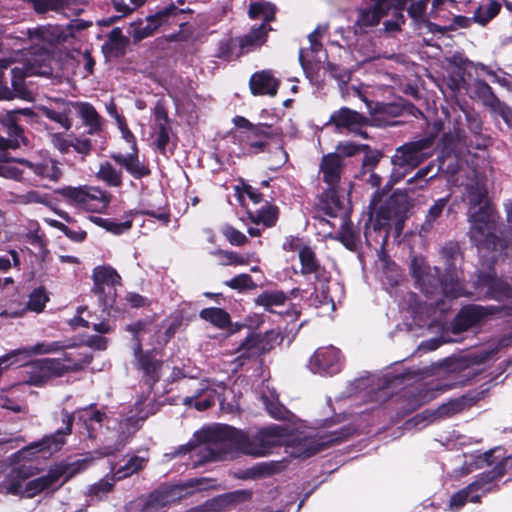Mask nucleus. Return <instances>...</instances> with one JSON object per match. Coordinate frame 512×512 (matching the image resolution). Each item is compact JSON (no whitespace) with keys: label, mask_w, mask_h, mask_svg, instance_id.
<instances>
[{"label":"nucleus","mask_w":512,"mask_h":512,"mask_svg":"<svg viewBox=\"0 0 512 512\" xmlns=\"http://www.w3.org/2000/svg\"><path fill=\"white\" fill-rule=\"evenodd\" d=\"M288 435V428L272 424L260 428L254 435L227 424H218L196 431L193 441L197 443L198 460L195 466L207 462L222 460L223 452L220 446L229 443L236 451L254 458L265 457L273 449L282 446V439Z\"/></svg>","instance_id":"nucleus-1"},{"label":"nucleus","mask_w":512,"mask_h":512,"mask_svg":"<svg viewBox=\"0 0 512 512\" xmlns=\"http://www.w3.org/2000/svg\"><path fill=\"white\" fill-rule=\"evenodd\" d=\"M58 193L74 206L96 213L104 212L111 201V195L97 186H66Z\"/></svg>","instance_id":"nucleus-2"},{"label":"nucleus","mask_w":512,"mask_h":512,"mask_svg":"<svg viewBox=\"0 0 512 512\" xmlns=\"http://www.w3.org/2000/svg\"><path fill=\"white\" fill-rule=\"evenodd\" d=\"M93 293L98 297L104 311L114 309L117 298L116 286L121 284V276L110 266H97L92 272Z\"/></svg>","instance_id":"nucleus-3"},{"label":"nucleus","mask_w":512,"mask_h":512,"mask_svg":"<svg viewBox=\"0 0 512 512\" xmlns=\"http://www.w3.org/2000/svg\"><path fill=\"white\" fill-rule=\"evenodd\" d=\"M469 235L479 249L501 253L512 243V226H470Z\"/></svg>","instance_id":"nucleus-4"},{"label":"nucleus","mask_w":512,"mask_h":512,"mask_svg":"<svg viewBox=\"0 0 512 512\" xmlns=\"http://www.w3.org/2000/svg\"><path fill=\"white\" fill-rule=\"evenodd\" d=\"M50 59L48 53L41 52L33 62H30L23 67H14L11 70L12 73V85L14 87L16 96L27 100L32 101L33 96L32 93L27 90L21 83L22 78L25 76L32 75H46L50 73V66L47 61Z\"/></svg>","instance_id":"nucleus-5"},{"label":"nucleus","mask_w":512,"mask_h":512,"mask_svg":"<svg viewBox=\"0 0 512 512\" xmlns=\"http://www.w3.org/2000/svg\"><path fill=\"white\" fill-rule=\"evenodd\" d=\"M27 383L32 386L42 387L51 379L63 377V368L53 358H41L33 360L26 365Z\"/></svg>","instance_id":"nucleus-6"},{"label":"nucleus","mask_w":512,"mask_h":512,"mask_svg":"<svg viewBox=\"0 0 512 512\" xmlns=\"http://www.w3.org/2000/svg\"><path fill=\"white\" fill-rule=\"evenodd\" d=\"M476 289L486 288L485 299L495 301L512 300V286L506 281L497 277L494 268L487 272H480L474 282Z\"/></svg>","instance_id":"nucleus-7"},{"label":"nucleus","mask_w":512,"mask_h":512,"mask_svg":"<svg viewBox=\"0 0 512 512\" xmlns=\"http://www.w3.org/2000/svg\"><path fill=\"white\" fill-rule=\"evenodd\" d=\"M276 134L271 125L260 123L251 131H241L238 137L244 152L258 154L267 149L270 140Z\"/></svg>","instance_id":"nucleus-8"},{"label":"nucleus","mask_w":512,"mask_h":512,"mask_svg":"<svg viewBox=\"0 0 512 512\" xmlns=\"http://www.w3.org/2000/svg\"><path fill=\"white\" fill-rule=\"evenodd\" d=\"M431 146L430 140H421L406 144L396 150L392 157V163L402 168H414L431 156L426 152Z\"/></svg>","instance_id":"nucleus-9"},{"label":"nucleus","mask_w":512,"mask_h":512,"mask_svg":"<svg viewBox=\"0 0 512 512\" xmlns=\"http://www.w3.org/2000/svg\"><path fill=\"white\" fill-rule=\"evenodd\" d=\"M341 366V352L333 346L317 349L309 361L310 369L321 375L337 374L340 372Z\"/></svg>","instance_id":"nucleus-10"},{"label":"nucleus","mask_w":512,"mask_h":512,"mask_svg":"<svg viewBox=\"0 0 512 512\" xmlns=\"http://www.w3.org/2000/svg\"><path fill=\"white\" fill-rule=\"evenodd\" d=\"M75 417L73 413L68 411L63 412L64 427L56 430L50 435H45L41 440L29 445L28 449L36 450L37 452H57L61 450L66 443L65 437L72 433V427Z\"/></svg>","instance_id":"nucleus-11"},{"label":"nucleus","mask_w":512,"mask_h":512,"mask_svg":"<svg viewBox=\"0 0 512 512\" xmlns=\"http://www.w3.org/2000/svg\"><path fill=\"white\" fill-rule=\"evenodd\" d=\"M494 307H482L476 304L463 306L452 321V331L462 333L480 324L488 315L494 313Z\"/></svg>","instance_id":"nucleus-12"},{"label":"nucleus","mask_w":512,"mask_h":512,"mask_svg":"<svg viewBox=\"0 0 512 512\" xmlns=\"http://www.w3.org/2000/svg\"><path fill=\"white\" fill-rule=\"evenodd\" d=\"M334 124L336 130L341 132L342 129L357 134L362 138H367V133L362 130L368 124V119L358 113L357 111L351 110L347 107H342L339 110L331 114L328 124Z\"/></svg>","instance_id":"nucleus-13"},{"label":"nucleus","mask_w":512,"mask_h":512,"mask_svg":"<svg viewBox=\"0 0 512 512\" xmlns=\"http://www.w3.org/2000/svg\"><path fill=\"white\" fill-rule=\"evenodd\" d=\"M327 30V25L318 26L313 32L309 34L308 38L310 46L300 50L299 60L305 72L316 68L326 58L325 52L322 49V44L319 42V38Z\"/></svg>","instance_id":"nucleus-14"},{"label":"nucleus","mask_w":512,"mask_h":512,"mask_svg":"<svg viewBox=\"0 0 512 512\" xmlns=\"http://www.w3.org/2000/svg\"><path fill=\"white\" fill-rule=\"evenodd\" d=\"M269 351L270 347H268L265 336L252 331L237 347L236 353L238 356L235 362H237L239 366H243L247 361L255 360Z\"/></svg>","instance_id":"nucleus-15"},{"label":"nucleus","mask_w":512,"mask_h":512,"mask_svg":"<svg viewBox=\"0 0 512 512\" xmlns=\"http://www.w3.org/2000/svg\"><path fill=\"white\" fill-rule=\"evenodd\" d=\"M484 394L485 390H471L460 397L450 399L448 402L440 405L437 409L434 410L436 418H450L456 414L468 410L479 400L483 399Z\"/></svg>","instance_id":"nucleus-16"},{"label":"nucleus","mask_w":512,"mask_h":512,"mask_svg":"<svg viewBox=\"0 0 512 512\" xmlns=\"http://www.w3.org/2000/svg\"><path fill=\"white\" fill-rule=\"evenodd\" d=\"M350 436V428L342 427L338 430L325 433L317 438L311 439L307 442L304 450L301 452L303 458H309L319 452L327 449L328 447L346 441Z\"/></svg>","instance_id":"nucleus-17"},{"label":"nucleus","mask_w":512,"mask_h":512,"mask_svg":"<svg viewBox=\"0 0 512 512\" xmlns=\"http://www.w3.org/2000/svg\"><path fill=\"white\" fill-rule=\"evenodd\" d=\"M474 86L476 96L492 113L500 115L506 123H512V109L498 99L485 81L476 80Z\"/></svg>","instance_id":"nucleus-18"},{"label":"nucleus","mask_w":512,"mask_h":512,"mask_svg":"<svg viewBox=\"0 0 512 512\" xmlns=\"http://www.w3.org/2000/svg\"><path fill=\"white\" fill-rule=\"evenodd\" d=\"M134 355L143 372L145 382L150 385L157 383L160 379L159 371L161 369L162 362L156 359L154 350L143 351L141 341L138 340V343L134 348Z\"/></svg>","instance_id":"nucleus-19"},{"label":"nucleus","mask_w":512,"mask_h":512,"mask_svg":"<svg viewBox=\"0 0 512 512\" xmlns=\"http://www.w3.org/2000/svg\"><path fill=\"white\" fill-rule=\"evenodd\" d=\"M88 27L84 21H75L69 24L65 29L60 26H47L35 29L34 35L48 43H62L67 41L68 37H74L75 31H80Z\"/></svg>","instance_id":"nucleus-20"},{"label":"nucleus","mask_w":512,"mask_h":512,"mask_svg":"<svg viewBox=\"0 0 512 512\" xmlns=\"http://www.w3.org/2000/svg\"><path fill=\"white\" fill-rule=\"evenodd\" d=\"M387 1L377 0L373 7L359 10L357 21L354 24L356 34L367 33L369 29L377 26L384 16L388 15L384 8Z\"/></svg>","instance_id":"nucleus-21"},{"label":"nucleus","mask_w":512,"mask_h":512,"mask_svg":"<svg viewBox=\"0 0 512 512\" xmlns=\"http://www.w3.org/2000/svg\"><path fill=\"white\" fill-rule=\"evenodd\" d=\"M65 472L66 467L61 465L50 469L47 474L43 476L28 481L24 488L25 497L33 498L44 490L51 488L59 481Z\"/></svg>","instance_id":"nucleus-22"},{"label":"nucleus","mask_w":512,"mask_h":512,"mask_svg":"<svg viewBox=\"0 0 512 512\" xmlns=\"http://www.w3.org/2000/svg\"><path fill=\"white\" fill-rule=\"evenodd\" d=\"M249 85L253 95L275 96L278 91L279 80L272 71L263 70L251 76Z\"/></svg>","instance_id":"nucleus-23"},{"label":"nucleus","mask_w":512,"mask_h":512,"mask_svg":"<svg viewBox=\"0 0 512 512\" xmlns=\"http://www.w3.org/2000/svg\"><path fill=\"white\" fill-rule=\"evenodd\" d=\"M111 158L136 179L146 177L150 174L148 165L139 159L138 149L135 151L132 150V152L127 155L113 153Z\"/></svg>","instance_id":"nucleus-24"},{"label":"nucleus","mask_w":512,"mask_h":512,"mask_svg":"<svg viewBox=\"0 0 512 512\" xmlns=\"http://www.w3.org/2000/svg\"><path fill=\"white\" fill-rule=\"evenodd\" d=\"M32 476V472L25 466L12 469L4 478L1 487L7 494L25 497L22 483Z\"/></svg>","instance_id":"nucleus-25"},{"label":"nucleus","mask_w":512,"mask_h":512,"mask_svg":"<svg viewBox=\"0 0 512 512\" xmlns=\"http://www.w3.org/2000/svg\"><path fill=\"white\" fill-rule=\"evenodd\" d=\"M328 237L341 242L348 250L356 251L361 242V226H340L339 231Z\"/></svg>","instance_id":"nucleus-26"},{"label":"nucleus","mask_w":512,"mask_h":512,"mask_svg":"<svg viewBox=\"0 0 512 512\" xmlns=\"http://www.w3.org/2000/svg\"><path fill=\"white\" fill-rule=\"evenodd\" d=\"M60 363L63 368V375L74 372H79L83 369L84 365L90 364L93 357L88 354L64 352L61 357L53 358Z\"/></svg>","instance_id":"nucleus-27"},{"label":"nucleus","mask_w":512,"mask_h":512,"mask_svg":"<svg viewBox=\"0 0 512 512\" xmlns=\"http://www.w3.org/2000/svg\"><path fill=\"white\" fill-rule=\"evenodd\" d=\"M341 167V158L337 154H329L324 156L322 159L321 171L323 173L324 181L332 188L340 179Z\"/></svg>","instance_id":"nucleus-28"},{"label":"nucleus","mask_w":512,"mask_h":512,"mask_svg":"<svg viewBox=\"0 0 512 512\" xmlns=\"http://www.w3.org/2000/svg\"><path fill=\"white\" fill-rule=\"evenodd\" d=\"M199 317L221 330L227 329L232 325L230 314L219 307L203 308L199 312Z\"/></svg>","instance_id":"nucleus-29"},{"label":"nucleus","mask_w":512,"mask_h":512,"mask_svg":"<svg viewBox=\"0 0 512 512\" xmlns=\"http://www.w3.org/2000/svg\"><path fill=\"white\" fill-rule=\"evenodd\" d=\"M503 477V470L501 467H496V465L488 471H484L476 476L475 480L470 483L471 488L478 493L479 491H483L484 493L490 492L491 485L493 482L500 480Z\"/></svg>","instance_id":"nucleus-30"},{"label":"nucleus","mask_w":512,"mask_h":512,"mask_svg":"<svg viewBox=\"0 0 512 512\" xmlns=\"http://www.w3.org/2000/svg\"><path fill=\"white\" fill-rule=\"evenodd\" d=\"M245 493V491L226 493L207 501L205 506L208 511L224 512L229 510L232 505L240 502L241 496Z\"/></svg>","instance_id":"nucleus-31"},{"label":"nucleus","mask_w":512,"mask_h":512,"mask_svg":"<svg viewBox=\"0 0 512 512\" xmlns=\"http://www.w3.org/2000/svg\"><path fill=\"white\" fill-rule=\"evenodd\" d=\"M21 163L27 165L35 174L50 180H58L62 174L57 163L51 159L39 163L22 160Z\"/></svg>","instance_id":"nucleus-32"},{"label":"nucleus","mask_w":512,"mask_h":512,"mask_svg":"<svg viewBox=\"0 0 512 512\" xmlns=\"http://www.w3.org/2000/svg\"><path fill=\"white\" fill-rule=\"evenodd\" d=\"M177 12L178 9L175 6H169L157 12L155 15L150 16L147 19V26L143 30L135 32L134 37L137 39H142L149 36L153 30H155L158 26L167 20L168 16L176 15Z\"/></svg>","instance_id":"nucleus-33"},{"label":"nucleus","mask_w":512,"mask_h":512,"mask_svg":"<svg viewBox=\"0 0 512 512\" xmlns=\"http://www.w3.org/2000/svg\"><path fill=\"white\" fill-rule=\"evenodd\" d=\"M173 502L171 492L168 490H155L151 492L143 506L142 512H157Z\"/></svg>","instance_id":"nucleus-34"},{"label":"nucleus","mask_w":512,"mask_h":512,"mask_svg":"<svg viewBox=\"0 0 512 512\" xmlns=\"http://www.w3.org/2000/svg\"><path fill=\"white\" fill-rule=\"evenodd\" d=\"M280 461L260 462L246 470L245 478L258 479L280 473L283 469Z\"/></svg>","instance_id":"nucleus-35"},{"label":"nucleus","mask_w":512,"mask_h":512,"mask_svg":"<svg viewBox=\"0 0 512 512\" xmlns=\"http://www.w3.org/2000/svg\"><path fill=\"white\" fill-rule=\"evenodd\" d=\"M288 300V296L285 292L276 291H264L255 300L256 305L262 306L265 311L269 313H275L273 306L284 305Z\"/></svg>","instance_id":"nucleus-36"},{"label":"nucleus","mask_w":512,"mask_h":512,"mask_svg":"<svg viewBox=\"0 0 512 512\" xmlns=\"http://www.w3.org/2000/svg\"><path fill=\"white\" fill-rule=\"evenodd\" d=\"M248 214L254 224H273L278 220L279 209L273 204L266 203L259 209H249Z\"/></svg>","instance_id":"nucleus-37"},{"label":"nucleus","mask_w":512,"mask_h":512,"mask_svg":"<svg viewBox=\"0 0 512 512\" xmlns=\"http://www.w3.org/2000/svg\"><path fill=\"white\" fill-rule=\"evenodd\" d=\"M78 113L84 123L89 127V133L94 134L101 130V117L94 108L93 105L89 103H79L77 105Z\"/></svg>","instance_id":"nucleus-38"},{"label":"nucleus","mask_w":512,"mask_h":512,"mask_svg":"<svg viewBox=\"0 0 512 512\" xmlns=\"http://www.w3.org/2000/svg\"><path fill=\"white\" fill-rule=\"evenodd\" d=\"M497 213L494 208L488 204L483 206H473L469 211V222L471 224H495L497 222Z\"/></svg>","instance_id":"nucleus-39"},{"label":"nucleus","mask_w":512,"mask_h":512,"mask_svg":"<svg viewBox=\"0 0 512 512\" xmlns=\"http://www.w3.org/2000/svg\"><path fill=\"white\" fill-rule=\"evenodd\" d=\"M122 171L115 168L109 162H103L99 166L96 177L109 187H120L122 185Z\"/></svg>","instance_id":"nucleus-40"},{"label":"nucleus","mask_w":512,"mask_h":512,"mask_svg":"<svg viewBox=\"0 0 512 512\" xmlns=\"http://www.w3.org/2000/svg\"><path fill=\"white\" fill-rule=\"evenodd\" d=\"M299 261L301 264V274L310 275L317 273L320 269V263L313 249L304 245L299 251Z\"/></svg>","instance_id":"nucleus-41"},{"label":"nucleus","mask_w":512,"mask_h":512,"mask_svg":"<svg viewBox=\"0 0 512 512\" xmlns=\"http://www.w3.org/2000/svg\"><path fill=\"white\" fill-rule=\"evenodd\" d=\"M266 24L262 23L258 28L252 29L250 33L243 38L238 39V45L241 51H248L253 47H257L266 41Z\"/></svg>","instance_id":"nucleus-42"},{"label":"nucleus","mask_w":512,"mask_h":512,"mask_svg":"<svg viewBox=\"0 0 512 512\" xmlns=\"http://www.w3.org/2000/svg\"><path fill=\"white\" fill-rule=\"evenodd\" d=\"M62 108L54 109L47 106L39 107V110L50 120L58 123L65 130H69L72 126V122L68 117L70 109L67 104L61 103Z\"/></svg>","instance_id":"nucleus-43"},{"label":"nucleus","mask_w":512,"mask_h":512,"mask_svg":"<svg viewBox=\"0 0 512 512\" xmlns=\"http://www.w3.org/2000/svg\"><path fill=\"white\" fill-rule=\"evenodd\" d=\"M468 501L472 503H480L481 501V495L476 493L473 488H471L470 484L455 492L451 496L450 507L452 509L458 510L462 508Z\"/></svg>","instance_id":"nucleus-44"},{"label":"nucleus","mask_w":512,"mask_h":512,"mask_svg":"<svg viewBox=\"0 0 512 512\" xmlns=\"http://www.w3.org/2000/svg\"><path fill=\"white\" fill-rule=\"evenodd\" d=\"M50 298L47 294V291L44 286H39L30 293L26 309L35 312V313H41L44 311L47 302H49Z\"/></svg>","instance_id":"nucleus-45"},{"label":"nucleus","mask_w":512,"mask_h":512,"mask_svg":"<svg viewBox=\"0 0 512 512\" xmlns=\"http://www.w3.org/2000/svg\"><path fill=\"white\" fill-rule=\"evenodd\" d=\"M500 8L501 5L498 1L489 0L487 3L481 4L476 9L473 19L477 23L485 25L499 13Z\"/></svg>","instance_id":"nucleus-46"},{"label":"nucleus","mask_w":512,"mask_h":512,"mask_svg":"<svg viewBox=\"0 0 512 512\" xmlns=\"http://www.w3.org/2000/svg\"><path fill=\"white\" fill-rule=\"evenodd\" d=\"M275 7L269 2H253L249 6L248 15L252 19H262L267 23L274 19Z\"/></svg>","instance_id":"nucleus-47"},{"label":"nucleus","mask_w":512,"mask_h":512,"mask_svg":"<svg viewBox=\"0 0 512 512\" xmlns=\"http://www.w3.org/2000/svg\"><path fill=\"white\" fill-rule=\"evenodd\" d=\"M144 462V458L137 455H133L127 460V462L123 466H121L115 471L114 479L121 480L135 473H138L144 468Z\"/></svg>","instance_id":"nucleus-48"},{"label":"nucleus","mask_w":512,"mask_h":512,"mask_svg":"<svg viewBox=\"0 0 512 512\" xmlns=\"http://www.w3.org/2000/svg\"><path fill=\"white\" fill-rule=\"evenodd\" d=\"M106 418V414L96 409L93 404L82 409L78 416V419L85 424L90 436L92 424L95 422L101 425Z\"/></svg>","instance_id":"nucleus-49"},{"label":"nucleus","mask_w":512,"mask_h":512,"mask_svg":"<svg viewBox=\"0 0 512 512\" xmlns=\"http://www.w3.org/2000/svg\"><path fill=\"white\" fill-rule=\"evenodd\" d=\"M424 404L423 397L419 394H409L402 400V404L396 413V419L400 420L413 413Z\"/></svg>","instance_id":"nucleus-50"},{"label":"nucleus","mask_w":512,"mask_h":512,"mask_svg":"<svg viewBox=\"0 0 512 512\" xmlns=\"http://www.w3.org/2000/svg\"><path fill=\"white\" fill-rule=\"evenodd\" d=\"M9 137H0V149H16L19 148L21 143H24V137L22 136V130L15 125L10 123L8 125Z\"/></svg>","instance_id":"nucleus-51"},{"label":"nucleus","mask_w":512,"mask_h":512,"mask_svg":"<svg viewBox=\"0 0 512 512\" xmlns=\"http://www.w3.org/2000/svg\"><path fill=\"white\" fill-rule=\"evenodd\" d=\"M235 196L238 202L245 205V197L247 196L253 204H259L262 200V194L249 184L241 182L240 185L234 187Z\"/></svg>","instance_id":"nucleus-52"},{"label":"nucleus","mask_w":512,"mask_h":512,"mask_svg":"<svg viewBox=\"0 0 512 512\" xmlns=\"http://www.w3.org/2000/svg\"><path fill=\"white\" fill-rule=\"evenodd\" d=\"M244 51H241L238 45V39H226L219 43L218 57L224 60L237 58Z\"/></svg>","instance_id":"nucleus-53"},{"label":"nucleus","mask_w":512,"mask_h":512,"mask_svg":"<svg viewBox=\"0 0 512 512\" xmlns=\"http://www.w3.org/2000/svg\"><path fill=\"white\" fill-rule=\"evenodd\" d=\"M501 448L495 447L489 449L488 451L481 453L475 457V466L476 468H484L486 466L496 465L499 461H501L502 455L500 454Z\"/></svg>","instance_id":"nucleus-54"},{"label":"nucleus","mask_w":512,"mask_h":512,"mask_svg":"<svg viewBox=\"0 0 512 512\" xmlns=\"http://www.w3.org/2000/svg\"><path fill=\"white\" fill-rule=\"evenodd\" d=\"M114 482L107 479H101L99 482L93 484L89 488V496L102 500L113 490Z\"/></svg>","instance_id":"nucleus-55"},{"label":"nucleus","mask_w":512,"mask_h":512,"mask_svg":"<svg viewBox=\"0 0 512 512\" xmlns=\"http://www.w3.org/2000/svg\"><path fill=\"white\" fill-rule=\"evenodd\" d=\"M49 345L48 343H37L32 346H27L23 348H18L9 352V355L12 359L18 355H25L26 357H31L32 355H41V354H49Z\"/></svg>","instance_id":"nucleus-56"},{"label":"nucleus","mask_w":512,"mask_h":512,"mask_svg":"<svg viewBox=\"0 0 512 512\" xmlns=\"http://www.w3.org/2000/svg\"><path fill=\"white\" fill-rule=\"evenodd\" d=\"M435 419L437 418L434 410L426 409L408 419L404 425L406 429L417 428L419 426H425L426 422H432Z\"/></svg>","instance_id":"nucleus-57"},{"label":"nucleus","mask_w":512,"mask_h":512,"mask_svg":"<svg viewBox=\"0 0 512 512\" xmlns=\"http://www.w3.org/2000/svg\"><path fill=\"white\" fill-rule=\"evenodd\" d=\"M227 286L235 290L251 289L255 287L249 274H239L226 282Z\"/></svg>","instance_id":"nucleus-58"},{"label":"nucleus","mask_w":512,"mask_h":512,"mask_svg":"<svg viewBox=\"0 0 512 512\" xmlns=\"http://www.w3.org/2000/svg\"><path fill=\"white\" fill-rule=\"evenodd\" d=\"M428 265L422 257L414 256L410 263V274L416 280L420 281L427 273Z\"/></svg>","instance_id":"nucleus-59"},{"label":"nucleus","mask_w":512,"mask_h":512,"mask_svg":"<svg viewBox=\"0 0 512 512\" xmlns=\"http://www.w3.org/2000/svg\"><path fill=\"white\" fill-rule=\"evenodd\" d=\"M428 2L429 0H419L412 3L408 9L410 17L416 22H423L425 20Z\"/></svg>","instance_id":"nucleus-60"},{"label":"nucleus","mask_w":512,"mask_h":512,"mask_svg":"<svg viewBox=\"0 0 512 512\" xmlns=\"http://www.w3.org/2000/svg\"><path fill=\"white\" fill-rule=\"evenodd\" d=\"M223 234L230 244L234 246H242L248 241L247 237L242 232L236 230L233 226H227L224 228Z\"/></svg>","instance_id":"nucleus-61"},{"label":"nucleus","mask_w":512,"mask_h":512,"mask_svg":"<svg viewBox=\"0 0 512 512\" xmlns=\"http://www.w3.org/2000/svg\"><path fill=\"white\" fill-rule=\"evenodd\" d=\"M52 143L55 148H57L60 152L66 153L69 151L73 144V136L72 135H64V134H53L52 135Z\"/></svg>","instance_id":"nucleus-62"},{"label":"nucleus","mask_w":512,"mask_h":512,"mask_svg":"<svg viewBox=\"0 0 512 512\" xmlns=\"http://www.w3.org/2000/svg\"><path fill=\"white\" fill-rule=\"evenodd\" d=\"M449 197H444L435 201V203L430 207L427 214V222H435L438 220L440 215L443 213L445 207L447 206Z\"/></svg>","instance_id":"nucleus-63"},{"label":"nucleus","mask_w":512,"mask_h":512,"mask_svg":"<svg viewBox=\"0 0 512 512\" xmlns=\"http://www.w3.org/2000/svg\"><path fill=\"white\" fill-rule=\"evenodd\" d=\"M158 131H157V139H156V147L161 151L164 152L166 149V146L168 145L170 141V132L171 129L169 125H165V123H161L159 125Z\"/></svg>","instance_id":"nucleus-64"}]
</instances>
